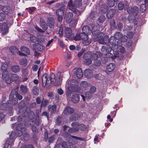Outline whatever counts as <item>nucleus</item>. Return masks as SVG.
<instances>
[{
    "instance_id": "f257e3e1",
    "label": "nucleus",
    "mask_w": 148,
    "mask_h": 148,
    "mask_svg": "<svg viewBox=\"0 0 148 148\" xmlns=\"http://www.w3.org/2000/svg\"><path fill=\"white\" fill-rule=\"evenodd\" d=\"M73 80L70 81L68 83L67 86V90L66 92V95L67 99L71 100V101L74 103L78 102L79 100V96L77 94H73V92H79L80 89L79 87L73 86L71 84Z\"/></svg>"
},
{
    "instance_id": "f03ea898",
    "label": "nucleus",
    "mask_w": 148,
    "mask_h": 148,
    "mask_svg": "<svg viewBox=\"0 0 148 148\" xmlns=\"http://www.w3.org/2000/svg\"><path fill=\"white\" fill-rule=\"evenodd\" d=\"M50 79L47 77V75L44 74L42 77V86L43 87L49 86L51 83H53L56 85H59L61 84L62 82L61 80L58 82L56 79L55 75L53 73H51L49 75Z\"/></svg>"
},
{
    "instance_id": "7ed1b4c3",
    "label": "nucleus",
    "mask_w": 148,
    "mask_h": 148,
    "mask_svg": "<svg viewBox=\"0 0 148 148\" xmlns=\"http://www.w3.org/2000/svg\"><path fill=\"white\" fill-rule=\"evenodd\" d=\"M73 38L75 40H79L81 39L85 41L84 43H85V45H88L91 43L90 40L87 41L88 39V35L84 33H81L80 34H77Z\"/></svg>"
},
{
    "instance_id": "20e7f679",
    "label": "nucleus",
    "mask_w": 148,
    "mask_h": 148,
    "mask_svg": "<svg viewBox=\"0 0 148 148\" xmlns=\"http://www.w3.org/2000/svg\"><path fill=\"white\" fill-rule=\"evenodd\" d=\"M75 7L76 6H74V4H73L72 0H69L67 6V8L77 15H78L80 14V12L75 9Z\"/></svg>"
},
{
    "instance_id": "39448f33",
    "label": "nucleus",
    "mask_w": 148,
    "mask_h": 148,
    "mask_svg": "<svg viewBox=\"0 0 148 148\" xmlns=\"http://www.w3.org/2000/svg\"><path fill=\"white\" fill-rule=\"evenodd\" d=\"M104 36V34L102 33H99L97 37H96L94 39V42L98 41L99 43L102 44H104L105 42L103 40Z\"/></svg>"
},
{
    "instance_id": "423d86ee",
    "label": "nucleus",
    "mask_w": 148,
    "mask_h": 148,
    "mask_svg": "<svg viewBox=\"0 0 148 148\" xmlns=\"http://www.w3.org/2000/svg\"><path fill=\"white\" fill-rule=\"evenodd\" d=\"M19 54L21 56H25L30 53L29 49L25 47H22L21 48V52L18 51Z\"/></svg>"
},
{
    "instance_id": "0eeeda50",
    "label": "nucleus",
    "mask_w": 148,
    "mask_h": 148,
    "mask_svg": "<svg viewBox=\"0 0 148 148\" xmlns=\"http://www.w3.org/2000/svg\"><path fill=\"white\" fill-rule=\"evenodd\" d=\"M73 16V14L71 12H69L67 14H66L64 16V19L66 23H70L72 20Z\"/></svg>"
},
{
    "instance_id": "6e6552de",
    "label": "nucleus",
    "mask_w": 148,
    "mask_h": 148,
    "mask_svg": "<svg viewBox=\"0 0 148 148\" xmlns=\"http://www.w3.org/2000/svg\"><path fill=\"white\" fill-rule=\"evenodd\" d=\"M65 9V6L63 5L60 7V8L56 10V14L58 16H64V10Z\"/></svg>"
},
{
    "instance_id": "1a4fd4ad",
    "label": "nucleus",
    "mask_w": 148,
    "mask_h": 148,
    "mask_svg": "<svg viewBox=\"0 0 148 148\" xmlns=\"http://www.w3.org/2000/svg\"><path fill=\"white\" fill-rule=\"evenodd\" d=\"M55 23V21L53 18L51 17L48 18L47 23L49 28H53L54 26Z\"/></svg>"
},
{
    "instance_id": "9d476101",
    "label": "nucleus",
    "mask_w": 148,
    "mask_h": 148,
    "mask_svg": "<svg viewBox=\"0 0 148 148\" xmlns=\"http://www.w3.org/2000/svg\"><path fill=\"white\" fill-rule=\"evenodd\" d=\"M99 25H98L92 26L91 31L93 35L95 36L99 33Z\"/></svg>"
},
{
    "instance_id": "9b49d317",
    "label": "nucleus",
    "mask_w": 148,
    "mask_h": 148,
    "mask_svg": "<svg viewBox=\"0 0 148 148\" xmlns=\"http://www.w3.org/2000/svg\"><path fill=\"white\" fill-rule=\"evenodd\" d=\"M56 109V106L55 105H50L48 106V110L50 112V115H52L55 113Z\"/></svg>"
},
{
    "instance_id": "f8f14e48",
    "label": "nucleus",
    "mask_w": 148,
    "mask_h": 148,
    "mask_svg": "<svg viewBox=\"0 0 148 148\" xmlns=\"http://www.w3.org/2000/svg\"><path fill=\"white\" fill-rule=\"evenodd\" d=\"M128 3L127 1H125L123 3L120 2L118 5L119 9L121 10L124 8V10H126L128 7Z\"/></svg>"
},
{
    "instance_id": "ddd939ff",
    "label": "nucleus",
    "mask_w": 148,
    "mask_h": 148,
    "mask_svg": "<svg viewBox=\"0 0 148 148\" xmlns=\"http://www.w3.org/2000/svg\"><path fill=\"white\" fill-rule=\"evenodd\" d=\"M74 72L75 73L76 75L78 78H81L83 77V73L81 69L80 68H78Z\"/></svg>"
},
{
    "instance_id": "4468645a",
    "label": "nucleus",
    "mask_w": 148,
    "mask_h": 148,
    "mask_svg": "<svg viewBox=\"0 0 148 148\" xmlns=\"http://www.w3.org/2000/svg\"><path fill=\"white\" fill-rule=\"evenodd\" d=\"M84 75L87 78H90L93 76L92 71L89 69H86L84 71Z\"/></svg>"
},
{
    "instance_id": "2eb2a0df",
    "label": "nucleus",
    "mask_w": 148,
    "mask_h": 148,
    "mask_svg": "<svg viewBox=\"0 0 148 148\" xmlns=\"http://www.w3.org/2000/svg\"><path fill=\"white\" fill-rule=\"evenodd\" d=\"M74 111L73 108L70 107H67L65 109L64 111V114L66 115H69L73 113Z\"/></svg>"
},
{
    "instance_id": "dca6fc26",
    "label": "nucleus",
    "mask_w": 148,
    "mask_h": 148,
    "mask_svg": "<svg viewBox=\"0 0 148 148\" xmlns=\"http://www.w3.org/2000/svg\"><path fill=\"white\" fill-rule=\"evenodd\" d=\"M0 29L2 31H5V33L8 32V25L5 23L0 24Z\"/></svg>"
},
{
    "instance_id": "f3484780",
    "label": "nucleus",
    "mask_w": 148,
    "mask_h": 148,
    "mask_svg": "<svg viewBox=\"0 0 148 148\" xmlns=\"http://www.w3.org/2000/svg\"><path fill=\"white\" fill-rule=\"evenodd\" d=\"M2 11L5 13L8 14H12L13 12L11 10L9 9V7L6 5L3 7L2 8Z\"/></svg>"
},
{
    "instance_id": "a211bd4d",
    "label": "nucleus",
    "mask_w": 148,
    "mask_h": 148,
    "mask_svg": "<svg viewBox=\"0 0 148 148\" xmlns=\"http://www.w3.org/2000/svg\"><path fill=\"white\" fill-rule=\"evenodd\" d=\"M115 13V10L111 9L110 10L107 14V17L108 18H110L114 16Z\"/></svg>"
},
{
    "instance_id": "6ab92c4d",
    "label": "nucleus",
    "mask_w": 148,
    "mask_h": 148,
    "mask_svg": "<svg viewBox=\"0 0 148 148\" xmlns=\"http://www.w3.org/2000/svg\"><path fill=\"white\" fill-rule=\"evenodd\" d=\"M65 35L67 38H69L72 34V31L70 28H66L64 30Z\"/></svg>"
},
{
    "instance_id": "aec40b11",
    "label": "nucleus",
    "mask_w": 148,
    "mask_h": 148,
    "mask_svg": "<svg viewBox=\"0 0 148 148\" xmlns=\"http://www.w3.org/2000/svg\"><path fill=\"white\" fill-rule=\"evenodd\" d=\"M30 41L33 43H36V42L37 43H42L43 42V41H41L40 39H38L35 36H31L30 37Z\"/></svg>"
},
{
    "instance_id": "412c9836",
    "label": "nucleus",
    "mask_w": 148,
    "mask_h": 148,
    "mask_svg": "<svg viewBox=\"0 0 148 148\" xmlns=\"http://www.w3.org/2000/svg\"><path fill=\"white\" fill-rule=\"evenodd\" d=\"M80 117V116L78 114L75 113L71 115L70 118V119L72 121H76L78 120Z\"/></svg>"
},
{
    "instance_id": "4be33fe9",
    "label": "nucleus",
    "mask_w": 148,
    "mask_h": 148,
    "mask_svg": "<svg viewBox=\"0 0 148 148\" xmlns=\"http://www.w3.org/2000/svg\"><path fill=\"white\" fill-rule=\"evenodd\" d=\"M82 33L87 34L91 32V30L89 26L88 25L84 26L82 28Z\"/></svg>"
},
{
    "instance_id": "5701e85b",
    "label": "nucleus",
    "mask_w": 148,
    "mask_h": 148,
    "mask_svg": "<svg viewBox=\"0 0 148 148\" xmlns=\"http://www.w3.org/2000/svg\"><path fill=\"white\" fill-rule=\"evenodd\" d=\"M115 67V64L113 63H111L107 65L106 69L108 72H111L114 70Z\"/></svg>"
},
{
    "instance_id": "b1692460",
    "label": "nucleus",
    "mask_w": 148,
    "mask_h": 148,
    "mask_svg": "<svg viewBox=\"0 0 148 148\" xmlns=\"http://www.w3.org/2000/svg\"><path fill=\"white\" fill-rule=\"evenodd\" d=\"M71 125L72 126L75 127H73L75 132H77L79 130V127L80 125L77 122H73L71 124Z\"/></svg>"
},
{
    "instance_id": "393cba45",
    "label": "nucleus",
    "mask_w": 148,
    "mask_h": 148,
    "mask_svg": "<svg viewBox=\"0 0 148 148\" xmlns=\"http://www.w3.org/2000/svg\"><path fill=\"white\" fill-rule=\"evenodd\" d=\"M21 72L22 73L21 76L22 77L27 76L29 72L28 69L27 68L22 69Z\"/></svg>"
},
{
    "instance_id": "a878e982",
    "label": "nucleus",
    "mask_w": 148,
    "mask_h": 148,
    "mask_svg": "<svg viewBox=\"0 0 148 148\" xmlns=\"http://www.w3.org/2000/svg\"><path fill=\"white\" fill-rule=\"evenodd\" d=\"M20 89L21 92L23 94H25L27 92V86L23 84L21 85Z\"/></svg>"
},
{
    "instance_id": "bb28decb",
    "label": "nucleus",
    "mask_w": 148,
    "mask_h": 148,
    "mask_svg": "<svg viewBox=\"0 0 148 148\" xmlns=\"http://www.w3.org/2000/svg\"><path fill=\"white\" fill-rule=\"evenodd\" d=\"M12 70L13 72L17 73L20 71V69L18 65H14L12 66Z\"/></svg>"
},
{
    "instance_id": "cd10ccee",
    "label": "nucleus",
    "mask_w": 148,
    "mask_h": 148,
    "mask_svg": "<svg viewBox=\"0 0 148 148\" xmlns=\"http://www.w3.org/2000/svg\"><path fill=\"white\" fill-rule=\"evenodd\" d=\"M40 26L44 30H46L47 29V26L46 23L43 21V20L41 19L40 21Z\"/></svg>"
},
{
    "instance_id": "c85d7f7f",
    "label": "nucleus",
    "mask_w": 148,
    "mask_h": 148,
    "mask_svg": "<svg viewBox=\"0 0 148 148\" xmlns=\"http://www.w3.org/2000/svg\"><path fill=\"white\" fill-rule=\"evenodd\" d=\"M15 91H15V90H12L10 96V100L8 101L6 103H10V100H12L13 99L14 96L15 94Z\"/></svg>"
},
{
    "instance_id": "c756f323",
    "label": "nucleus",
    "mask_w": 148,
    "mask_h": 148,
    "mask_svg": "<svg viewBox=\"0 0 148 148\" xmlns=\"http://www.w3.org/2000/svg\"><path fill=\"white\" fill-rule=\"evenodd\" d=\"M89 85L87 82L84 81L80 83V86L83 88H85L88 86Z\"/></svg>"
},
{
    "instance_id": "7c9ffc66",
    "label": "nucleus",
    "mask_w": 148,
    "mask_h": 148,
    "mask_svg": "<svg viewBox=\"0 0 148 148\" xmlns=\"http://www.w3.org/2000/svg\"><path fill=\"white\" fill-rule=\"evenodd\" d=\"M65 145V148H76L75 146L72 143L69 142H66V144Z\"/></svg>"
},
{
    "instance_id": "2f4dec72",
    "label": "nucleus",
    "mask_w": 148,
    "mask_h": 148,
    "mask_svg": "<svg viewBox=\"0 0 148 148\" xmlns=\"http://www.w3.org/2000/svg\"><path fill=\"white\" fill-rule=\"evenodd\" d=\"M10 50L13 54H15L16 53H17L18 51V49L14 46L10 47Z\"/></svg>"
},
{
    "instance_id": "473e14b6",
    "label": "nucleus",
    "mask_w": 148,
    "mask_h": 148,
    "mask_svg": "<svg viewBox=\"0 0 148 148\" xmlns=\"http://www.w3.org/2000/svg\"><path fill=\"white\" fill-rule=\"evenodd\" d=\"M74 5L76 7H79L82 5V0H74Z\"/></svg>"
},
{
    "instance_id": "72a5a7b5",
    "label": "nucleus",
    "mask_w": 148,
    "mask_h": 148,
    "mask_svg": "<svg viewBox=\"0 0 148 148\" xmlns=\"http://www.w3.org/2000/svg\"><path fill=\"white\" fill-rule=\"evenodd\" d=\"M83 58L84 59H91V54L90 52L86 53L84 56Z\"/></svg>"
},
{
    "instance_id": "f704fd0d",
    "label": "nucleus",
    "mask_w": 148,
    "mask_h": 148,
    "mask_svg": "<svg viewBox=\"0 0 148 148\" xmlns=\"http://www.w3.org/2000/svg\"><path fill=\"white\" fill-rule=\"evenodd\" d=\"M10 76L12 81L17 80L19 78V77L16 74H12V75H10Z\"/></svg>"
},
{
    "instance_id": "c9c22d12",
    "label": "nucleus",
    "mask_w": 148,
    "mask_h": 148,
    "mask_svg": "<svg viewBox=\"0 0 148 148\" xmlns=\"http://www.w3.org/2000/svg\"><path fill=\"white\" fill-rule=\"evenodd\" d=\"M66 144V142H63L62 144H58L56 145V148H65V145Z\"/></svg>"
},
{
    "instance_id": "e433bc0d",
    "label": "nucleus",
    "mask_w": 148,
    "mask_h": 148,
    "mask_svg": "<svg viewBox=\"0 0 148 148\" xmlns=\"http://www.w3.org/2000/svg\"><path fill=\"white\" fill-rule=\"evenodd\" d=\"M48 101L47 100L43 99L42 101L41 105V107H45L48 104Z\"/></svg>"
},
{
    "instance_id": "4c0bfd02",
    "label": "nucleus",
    "mask_w": 148,
    "mask_h": 148,
    "mask_svg": "<svg viewBox=\"0 0 148 148\" xmlns=\"http://www.w3.org/2000/svg\"><path fill=\"white\" fill-rule=\"evenodd\" d=\"M27 62V60L26 58H23L19 62V64L21 65H25Z\"/></svg>"
},
{
    "instance_id": "58836bf2",
    "label": "nucleus",
    "mask_w": 148,
    "mask_h": 148,
    "mask_svg": "<svg viewBox=\"0 0 148 148\" xmlns=\"http://www.w3.org/2000/svg\"><path fill=\"white\" fill-rule=\"evenodd\" d=\"M37 49L39 51H41L45 48L44 46L40 44H38L37 45Z\"/></svg>"
},
{
    "instance_id": "ea45409f",
    "label": "nucleus",
    "mask_w": 148,
    "mask_h": 148,
    "mask_svg": "<svg viewBox=\"0 0 148 148\" xmlns=\"http://www.w3.org/2000/svg\"><path fill=\"white\" fill-rule=\"evenodd\" d=\"M115 2L114 0H108V4L110 7H112L114 5Z\"/></svg>"
},
{
    "instance_id": "a19ab883",
    "label": "nucleus",
    "mask_w": 148,
    "mask_h": 148,
    "mask_svg": "<svg viewBox=\"0 0 148 148\" xmlns=\"http://www.w3.org/2000/svg\"><path fill=\"white\" fill-rule=\"evenodd\" d=\"M122 36V35L119 32H116L114 35V36L113 37L114 38L116 39H120Z\"/></svg>"
},
{
    "instance_id": "79ce46f5",
    "label": "nucleus",
    "mask_w": 148,
    "mask_h": 148,
    "mask_svg": "<svg viewBox=\"0 0 148 148\" xmlns=\"http://www.w3.org/2000/svg\"><path fill=\"white\" fill-rule=\"evenodd\" d=\"M132 11H133V14H134V15H136L138 12V8L136 6H135L133 7V10H132Z\"/></svg>"
},
{
    "instance_id": "37998d69",
    "label": "nucleus",
    "mask_w": 148,
    "mask_h": 148,
    "mask_svg": "<svg viewBox=\"0 0 148 148\" xmlns=\"http://www.w3.org/2000/svg\"><path fill=\"white\" fill-rule=\"evenodd\" d=\"M15 134L14 132H12L10 135V138L11 139V143L10 144L12 143L14 140Z\"/></svg>"
},
{
    "instance_id": "c03bdc74",
    "label": "nucleus",
    "mask_w": 148,
    "mask_h": 148,
    "mask_svg": "<svg viewBox=\"0 0 148 148\" xmlns=\"http://www.w3.org/2000/svg\"><path fill=\"white\" fill-rule=\"evenodd\" d=\"M101 64V62L99 60H95L93 65L95 66H99Z\"/></svg>"
},
{
    "instance_id": "a18cd8bd",
    "label": "nucleus",
    "mask_w": 148,
    "mask_h": 148,
    "mask_svg": "<svg viewBox=\"0 0 148 148\" xmlns=\"http://www.w3.org/2000/svg\"><path fill=\"white\" fill-rule=\"evenodd\" d=\"M146 6L144 4H142L140 7V11L142 12H144L146 9Z\"/></svg>"
},
{
    "instance_id": "49530a36",
    "label": "nucleus",
    "mask_w": 148,
    "mask_h": 148,
    "mask_svg": "<svg viewBox=\"0 0 148 148\" xmlns=\"http://www.w3.org/2000/svg\"><path fill=\"white\" fill-rule=\"evenodd\" d=\"M8 67V64L7 63H4L2 64L1 69L3 71L7 70Z\"/></svg>"
},
{
    "instance_id": "de8ad7c7",
    "label": "nucleus",
    "mask_w": 148,
    "mask_h": 148,
    "mask_svg": "<svg viewBox=\"0 0 148 148\" xmlns=\"http://www.w3.org/2000/svg\"><path fill=\"white\" fill-rule=\"evenodd\" d=\"M56 135H53L51 137H50L48 138V142L49 143H51L53 142L55 139Z\"/></svg>"
},
{
    "instance_id": "09e8293b",
    "label": "nucleus",
    "mask_w": 148,
    "mask_h": 148,
    "mask_svg": "<svg viewBox=\"0 0 148 148\" xmlns=\"http://www.w3.org/2000/svg\"><path fill=\"white\" fill-rule=\"evenodd\" d=\"M92 61L91 59H84V64L86 65H88L91 63Z\"/></svg>"
},
{
    "instance_id": "8fccbe9b",
    "label": "nucleus",
    "mask_w": 148,
    "mask_h": 148,
    "mask_svg": "<svg viewBox=\"0 0 148 148\" xmlns=\"http://www.w3.org/2000/svg\"><path fill=\"white\" fill-rule=\"evenodd\" d=\"M61 119L62 118L60 116H58V117L56 122V125H60L61 123Z\"/></svg>"
},
{
    "instance_id": "3c124183",
    "label": "nucleus",
    "mask_w": 148,
    "mask_h": 148,
    "mask_svg": "<svg viewBox=\"0 0 148 148\" xmlns=\"http://www.w3.org/2000/svg\"><path fill=\"white\" fill-rule=\"evenodd\" d=\"M63 27L62 25H61L60 27L58 34L60 36L62 37L63 36Z\"/></svg>"
},
{
    "instance_id": "603ef678",
    "label": "nucleus",
    "mask_w": 148,
    "mask_h": 148,
    "mask_svg": "<svg viewBox=\"0 0 148 148\" xmlns=\"http://www.w3.org/2000/svg\"><path fill=\"white\" fill-rule=\"evenodd\" d=\"M39 92V90L38 88L36 87L34 88L33 89L32 93L34 95H36L38 94Z\"/></svg>"
},
{
    "instance_id": "864d4df0",
    "label": "nucleus",
    "mask_w": 148,
    "mask_h": 148,
    "mask_svg": "<svg viewBox=\"0 0 148 148\" xmlns=\"http://www.w3.org/2000/svg\"><path fill=\"white\" fill-rule=\"evenodd\" d=\"M23 139L27 141L29 139V135L26 133L23 134Z\"/></svg>"
},
{
    "instance_id": "5fc2aeb1",
    "label": "nucleus",
    "mask_w": 148,
    "mask_h": 148,
    "mask_svg": "<svg viewBox=\"0 0 148 148\" xmlns=\"http://www.w3.org/2000/svg\"><path fill=\"white\" fill-rule=\"evenodd\" d=\"M15 96L17 99L21 100L22 99L23 97L21 95L19 94L17 91H15Z\"/></svg>"
},
{
    "instance_id": "6e6d98bb",
    "label": "nucleus",
    "mask_w": 148,
    "mask_h": 148,
    "mask_svg": "<svg viewBox=\"0 0 148 148\" xmlns=\"http://www.w3.org/2000/svg\"><path fill=\"white\" fill-rule=\"evenodd\" d=\"M115 23L114 20H112L110 22V27L112 29H114L116 28Z\"/></svg>"
},
{
    "instance_id": "4d7b16f0",
    "label": "nucleus",
    "mask_w": 148,
    "mask_h": 148,
    "mask_svg": "<svg viewBox=\"0 0 148 148\" xmlns=\"http://www.w3.org/2000/svg\"><path fill=\"white\" fill-rule=\"evenodd\" d=\"M105 19V16L103 15H102L101 16L98 18V21L99 22L101 23L104 21Z\"/></svg>"
},
{
    "instance_id": "13d9d810",
    "label": "nucleus",
    "mask_w": 148,
    "mask_h": 148,
    "mask_svg": "<svg viewBox=\"0 0 148 148\" xmlns=\"http://www.w3.org/2000/svg\"><path fill=\"white\" fill-rule=\"evenodd\" d=\"M5 15L2 12L0 13V21H3L5 18Z\"/></svg>"
},
{
    "instance_id": "bf43d9fd",
    "label": "nucleus",
    "mask_w": 148,
    "mask_h": 148,
    "mask_svg": "<svg viewBox=\"0 0 148 148\" xmlns=\"http://www.w3.org/2000/svg\"><path fill=\"white\" fill-rule=\"evenodd\" d=\"M96 90V88L94 86H92L90 88L89 91L90 94H93L95 92Z\"/></svg>"
},
{
    "instance_id": "052dcab7",
    "label": "nucleus",
    "mask_w": 148,
    "mask_h": 148,
    "mask_svg": "<svg viewBox=\"0 0 148 148\" xmlns=\"http://www.w3.org/2000/svg\"><path fill=\"white\" fill-rule=\"evenodd\" d=\"M8 72L7 70L3 71L2 76L3 78H5L8 74Z\"/></svg>"
},
{
    "instance_id": "680f3d73",
    "label": "nucleus",
    "mask_w": 148,
    "mask_h": 148,
    "mask_svg": "<svg viewBox=\"0 0 148 148\" xmlns=\"http://www.w3.org/2000/svg\"><path fill=\"white\" fill-rule=\"evenodd\" d=\"M98 58V57L96 53L91 55V59L92 60H97Z\"/></svg>"
},
{
    "instance_id": "e2e57ef3",
    "label": "nucleus",
    "mask_w": 148,
    "mask_h": 148,
    "mask_svg": "<svg viewBox=\"0 0 148 148\" xmlns=\"http://www.w3.org/2000/svg\"><path fill=\"white\" fill-rule=\"evenodd\" d=\"M79 125L80 126L79 127V129H81V130H84L86 129V127L85 125L82 124H81Z\"/></svg>"
},
{
    "instance_id": "0e129e2a",
    "label": "nucleus",
    "mask_w": 148,
    "mask_h": 148,
    "mask_svg": "<svg viewBox=\"0 0 148 148\" xmlns=\"http://www.w3.org/2000/svg\"><path fill=\"white\" fill-rule=\"evenodd\" d=\"M101 8H103V9H101V10L106 11L108 10V7L106 4H103L101 5Z\"/></svg>"
},
{
    "instance_id": "69168bd1",
    "label": "nucleus",
    "mask_w": 148,
    "mask_h": 148,
    "mask_svg": "<svg viewBox=\"0 0 148 148\" xmlns=\"http://www.w3.org/2000/svg\"><path fill=\"white\" fill-rule=\"evenodd\" d=\"M120 50V52L122 53H124L125 52V50L124 47H123L122 46H119V47L118 46V47Z\"/></svg>"
},
{
    "instance_id": "338daca9",
    "label": "nucleus",
    "mask_w": 148,
    "mask_h": 148,
    "mask_svg": "<svg viewBox=\"0 0 148 148\" xmlns=\"http://www.w3.org/2000/svg\"><path fill=\"white\" fill-rule=\"evenodd\" d=\"M127 37L125 36H122L120 39L123 42H125L126 41Z\"/></svg>"
},
{
    "instance_id": "774afa93",
    "label": "nucleus",
    "mask_w": 148,
    "mask_h": 148,
    "mask_svg": "<svg viewBox=\"0 0 148 148\" xmlns=\"http://www.w3.org/2000/svg\"><path fill=\"white\" fill-rule=\"evenodd\" d=\"M114 38L113 37H111L108 40V42L111 44H113L115 41V40H114Z\"/></svg>"
}]
</instances>
